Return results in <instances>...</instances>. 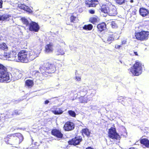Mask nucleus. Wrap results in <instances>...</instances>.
<instances>
[{
  "label": "nucleus",
  "instance_id": "1",
  "mask_svg": "<svg viewBox=\"0 0 149 149\" xmlns=\"http://www.w3.org/2000/svg\"><path fill=\"white\" fill-rule=\"evenodd\" d=\"M41 47L38 46L36 49L31 51L23 50L20 51L17 54L18 60L22 63H27L31 61L38 57L40 52Z\"/></svg>",
  "mask_w": 149,
  "mask_h": 149
},
{
  "label": "nucleus",
  "instance_id": "2",
  "mask_svg": "<svg viewBox=\"0 0 149 149\" xmlns=\"http://www.w3.org/2000/svg\"><path fill=\"white\" fill-rule=\"evenodd\" d=\"M129 72L131 74L136 76L141 74L142 72V66L141 63L136 61L133 66L128 69Z\"/></svg>",
  "mask_w": 149,
  "mask_h": 149
},
{
  "label": "nucleus",
  "instance_id": "41",
  "mask_svg": "<svg viewBox=\"0 0 149 149\" xmlns=\"http://www.w3.org/2000/svg\"><path fill=\"white\" fill-rule=\"evenodd\" d=\"M77 81H80L81 80V78L80 76H76L75 77Z\"/></svg>",
  "mask_w": 149,
  "mask_h": 149
},
{
  "label": "nucleus",
  "instance_id": "6",
  "mask_svg": "<svg viewBox=\"0 0 149 149\" xmlns=\"http://www.w3.org/2000/svg\"><path fill=\"white\" fill-rule=\"evenodd\" d=\"M116 35L114 34H107L106 37L102 39L103 41L106 43H110L114 39H118L119 37H116Z\"/></svg>",
  "mask_w": 149,
  "mask_h": 149
},
{
  "label": "nucleus",
  "instance_id": "21",
  "mask_svg": "<svg viewBox=\"0 0 149 149\" xmlns=\"http://www.w3.org/2000/svg\"><path fill=\"white\" fill-rule=\"evenodd\" d=\"M31 74L32 75V77L34 79L35 78H38L40 77H41L42 75H43L42 74H40L38 71H34L31 72Z\"/></svg>",
  "mask_w": 149,
  "mask_h": 149
},
{
  "label": "nucleus",
  "instance_id": "47",
  "mask_svg": "<svg viewBox=\"0 0 149 149\" xmlns=\"http://www.w3.org/2000/svg\"><path fill=\"white\" fill-rule=\"evenodd\" d=\"M49 102V101L47 100H46L45 102V104H47Z\"/></svg>",
  "mask_w": 149,
  "mask_h": 149
},
{
  "label": "nucleus",
  "instance_id": "7",
  "mask_svg": "<svg viewBox=\"0 0 149 149\" xmlns=\"http://www.w3.org/2000/svg\"><path fill=\"white\" fill-rule=\"evenodd\" d=\"M9 80V74L7 72V70L4 72H0V81L1 82L7 81Z\"/></svg>",
  "mask_w": 149,
  "mask_h": 149
},
{
  "label": "nucleus",
  "instance_id": "42",
  "mask_svg": "<svg viewBox=\"0 0 149 149\" xmlns=\"http://www.w3.org/2000/svg\"><path fill=\"white\" fill-rule=\"evenodd\" d=\"M13 115H19V113L17 110H15L13 112Z\"/></svg>",
  "mask_w": 149,
  "mask_h": 149
},
{
  "label": "nucleus",
  "instance_id": "20",
  "mask_svg": "<svg viewBox=\"0 0 149 149\" xmlns=\"http://www.w3.org/2000/svg\"><path fill=\"white\" fill-rule=\"evenodd\" d=\"M45 52L46 53H49L52 52L53 51V46L51 44L47 45L45 47Z\"/></svg>",
  "mask_w": 149,
  "mask_h": 149
},
{
  "label": "nucleus",
  "instance_id": "15",
  "mask_svg": "<svg viewBox=\"0 0 149 149\" xmlns=\"http://www.w3.org/2000/svg\"><path fill=\"white\" fill-rule=\"evenodd\" d=\"M82 140L81 138L79 137H76L73 139L71 141H69V144L74 145H78Z\"/></svg>",
  "mask_w": 149,
  "mask_h": 149
},
{
  "label": "nucleus",
  "instance_id": "43",
  "mask_svg": "<svg viewBox=\"0 0 149 149\" xmlns=\"http://www.w3.org/2000/svg\"><path fill=\"white\" fill-rule=\"evenodd\" d=\"M127 42V40L125 39L123 40L122 41V45H125L126 43Z\"/></svg>",
  "mask_w": 149,
  "mask_h": 149
},
{
  "label": "nucleus",
  "instance_id": "53",
  "mask_svg": "<svg viewBox=\"0 0 149 149\" xmlns=\"http://www.w3.org/2000/svg\"><path fill=\"white\" fill-rule=\"evenodd\" d=\"M62 43L64 45H65V43L63 41Z\"/></svg>",
  "mask_w": 149,
  "mask_h": 149
},
{
  "label": "nucleus",
  "instance_id": "45",
  "mask_svg": "<svg viewBox=\"0 0 149 149\" xmlns=\"http://www.w3.org/2000/svg\"><path fill=\"white\" fill-rule=\"evenodd\" d=\"M121 47V46L120 45H115V48L117 49H119Z\"/></svg>",
  "mask_w": 149,
  "mask_h": 149
},
{
  "label": "nucleus",
  "instance_id": "37",
  "mask_svg": "<svg viewBox=\"0 0 149 149\" xmlns=\"http://www.w3.org/2000/svg\"><path fill=\"white\" fill-rule=\"evenodd\" d=\"M118 101L122 103V104H123L124 105H125V103H123V102H122V101L123 102L125 100V99H124V98H123V97H118Z\"/></svg>",
  "mask_w": 149,
  "mask_h": 149
},
{
  "label": "nucleus",
  "instance_id": "4",
  "mask_svg": "<svg viewBox=\"0 0 149 149\" xmlns=\"http://www.w3.org/2000/svg\"><path fill=\"white\" fill-rule=\"evenodd\" d=\"M135 37L137 39L140 40H146L148 39L149 36V32L143 31L137 33L135 35Z\"/></svg>",
  "mask_w": 149,
  "mask_h": 149
},
{
  "label": "nucleus",
  "instance_id": "23",
  "mask_svg": "<svg viewBox=\"0 0 149 149\" xmlns=\"http://www.w3.org/2000/svg\"><path fill=\"white\" fill-rule=\"evenodd\" d=\"M97 29L100 31L104 30L106 28V25L104 23H102L98 24L97 26Z\"/></svg>",
  "mask_w": 149,
  "mask_h": 149
},
{
  "label": "nucleus",
  "instance_id": "46",
  "mask_svg": "<svg viewBox=\"0 0 149 149\" xmlns=\"http://www.w3.org/2000/svg\"><path fill=\"white\" fill-rule=\"evenodd\" d=\"M2 3H3L2 1L1 0H0V8H2Z\"/></svg>",
  "mask_w": 149,
  "mask_h": 149
},
{
  "label": "nucleus",
  "instance_id": "50",
  "mask_svg": "<svg viewBox=\"0 0 149 149\" xmlns=\"http://www.w3.org/2000/svg\"><path fill=\"white\" fill-rule=\"evenodd\" d=\"M129 149H137V148H130Z\"/></svg>",
  "mask_w": 149,
  "mask_h": 149
},
{
  "label": "nucleus",
  "instance_id": "22",
  "mask_svg": "<svg viewBox=\"0 0 149 149\" xmlns=\"http://www.w3.org/2000/svg\"><path fill=\"white\" fill-rule=\"evenodd\" d=\"M98 18L96 16H92L90 18L89 21L93 24L97 23L98 21Z\"/></svg>",
  "mask_w": 149,
  "mask_h": 149
},
{
  "label": "nucleus",
  "instance_id": "16",
  "mask_svg": "<svg viewBox=\"0 0 149 149\" xmlns=\"http://www.w3.org/2000/svg\"><path fill=\"white\" fill-rule=\"evenodd\" d=\"M98 3L97 0H88L86 1V4L89 7H95Z\"/></svg>",
  "mask_w": 149,
  "mask_h": 149
},
{
  "label": "nucleus",
  "instance_id": "19",
  "mask_svg": "<svg viewBox=\"0 0 149 149\" xmlns=\"http://www.w3.org/2000/svg\"><path fill=\"white\" fill-rule=\"evenodd\" d=\"M52 133L53 135L57 137L61 138L62 137V134L57 129L53 130L52 131Z\"/></svg>",
  "mask_w": 149,
  "mask_h": 149
},
{
  "label": "nucleus",
  "instance_id": "48",
  "mask_svg": "<svg viewBox=\"0 0 149 149\" xmlns=\"http://www.w3.org/2000/svg\"><path fill=\"white\" fill-rule=\"evenodd\" d=\"M86 149H94L93 148H92L91 147H88L86 148Z\"/></svg>",
  "mask_w": 149,
  "mask_h": 149
},
{
  "label": "nucleus",
  "instance_id": "39",
  "mask_svg": "<svg viewBox=\"0 0 149 149\" xmlns=\"http://www.w3.org/2000/svg\"><path fill=\"white\" fill-rule=\"evenodd\" d=\"M116 2L119 4H122L125 3V0H115Z\"/></svg>",
  "mask_w": 149,
  "mask_h": 149
},
{
  "label": "nucleus",
  "instance_id": "24",
  "mask_svg": "<svg viewBox=\"0 0 149 149\" xmlns=\"http://www.w3.org/2000/svg\"><path fill=\"white\" fill-rule=\"evenodd\" d=\"M141 144H143L146 147H149V141L146 139H142L140 140Z\"/></svg>",
  "mask_w": 149,
  "mask_h": 149
},
{
  "label": "nucleus",
  "instance_id": "35",
  "mask_svg": "<svg viewBox=\"0 0 149 149\" xmlns=\"http://www.w3.org/2000/svg\"><path fill=\"white\" fill-rule=\"evenodd\" d=\"M22 20L23 23L26 26L28 25L29 24V22L25 18H22Z\"/></svg>",
  "mask_w": 149,
  "mask_h": 149
},
{
  "label": "nucleus",
  "instance_id": "11",
  "mask_svg": "<svg viewBox=\"0 0 149 149\" xmlns=\"http://www.w3.org/2000/svg\"><path fill=\"white\" fill-rule=\"evenodd\" d=\"M29 29L31 31L37 32L39 30V27L37 23L32 22L29 24Z\"/></svg>",
  "mask_w": 149,
  "mask_h": 149
},
{
  "label": "nucleus",
  "instance_id": "36",
  "mask_svg": "<svg viewBox=\"0 0 149 149\" xmlns=\"http://www.w3.org/2000/svg\"><path fill=\"white\" fill-rule=\"evenodd\" d=\"M111 27L113 29H116L118 27L116 23L114 22H112L110 24Z\"/></svg>",
  "mask_w": 149,
  "mask_h": 149
},
{
  "label": "nucleus",
  "instance_id": "27",
  "mask_svg": "<svg viewBox=\"0 0 149 149\" xmlns=\"http://www.w3.org/2000/svg\"><path fill=\"white\" fill-rule=\"evenodd\" d=\"M82 133L83 134H84L87 136L90 135V132L89 130L87 128H84L82 130Z\"/></svg>",
  "mask_w": 149,
  "mask_h": 149
},
{
  "label": "nucleus",
  "instance_id": "10",
  "mask_svg": "<svg viewBox=\"0 0 149 149\" xmlns=\"http://www.w3.org/2000/svg\"><path fill=\"white\" fill-rule=\"evenodd\" d=\"M110 9L108 14L111 16H115L117 14V12L116 7L112 5L111 3H109Z\"/></svg>",
  "mask_w": 149,
  "mask_h": 149
},
{
  "label": "nucleus",
  "instance_id": "25",
  "mask_svg": "<svg viewBox=\"0 0 149 149\" xmlns=\"http://www.w3.org/2000/svg\"><path fill=\"white\" fill-rule=\"evenodd\" d=\"M55 53L57 55H63L65 54L64 50L61 48L57 49Z\"/></svg>",
  "mask_w": 149,
  "mask_h": 149
},
{
  "label": "nucleus",
  "instance_id": "31",
  "mask_svg": "<svg viewBox=\"0 0 149 149\" xmlns=\"http://www.w3.org/2000/svg\"><path fill=\"white\" fill-rule=\"evenodd\" d=\"M33 84V81L31 80H28L26 82V85L29 87L32 86Z\"/></svg>",
  "mask_w": 149,
  "mask_h": 149
},
{
  "label": "nucleus",
  "instance_id": "17",
  "mask_svg": "<svg viewBox=\"0 0 149 149\" xmlns=\"http://www.w3.org/2000/svg\"><path fill=\"white\" fill-rule=\"evenodd\" d=\"M18 6L19 8L23 9L29 13H31L32 12V10L29 7L24 4H19Z\"/></svg>",
  "mask_w": 149,
  "mask_h": 149
},
{
  "label": "nucleus",
  "instance_id": "56",
  "mask_svg": "<svg viewBox=\"0 0 149 149\" xmlns=\"http://www.w3.org/2000/svg\"><path fill=\"white\" fill-rule=\"evenodd\" d=\"M8 141H10V140H9H9H8Z\"/></svg>",
  "mask_w": 149,
  "mask_h": 149
},
{
  "label": "nucleus",
  "instance_id": "5",
  "mask_svg": "<svg viewBox=\"0 0 149 149\" xmlns=\"http://www.w3.org/2000/svg\"><path fill=\"white\" fill-rule=\"evenodd\" d=\"M3 55L6 58H9L8 60L17 61V60L16 58L17 56L15 52H14L13 51L10 52H5Z\"/></svg>",
  "mask_w": 149,
  "mask_h": 149
},
{
  "label": "nucleus",
  "instance_id": "8",
  "mask_svg": "<svg viewBox=\"0 0 149 149\" xmlns=\"http://www.w3.org/2000/svg\"><path fill=\"white\" fill-rule=\"evenodd\" d=\"M109 136L110 138L112 139H117L119 138V135L116 132L115 128L113 127L109 129Z\"/></svg>",
  "mask_w": 149,
  "mask_h": 149
},
{
  "label": "nucleus",
  "instance_id": "18",
  "mask_svg": "<svg viewBox=\"0 0 149 149\" xmlns=\"http://www.w3.org/2000/svg\"><path fill=\"white\" fill-rule=\"evenodd\" d=\"M140 15L143 17H145L148 15L149 11L148 10L144 8H141L139 10Z\"/></svg>",
  "mask_w": 149,
  "mask_h": 149
},
{
  "label": "nucleus",
  "instance_id": "54",
  "mask_svg": "<svg viewBox=\"0 0 149 149\" xmlns=\"http://www.w3.org/2000/svg\"><path fill=\"white\" fill-rule=\"evenodd\" d=\"M2 115V116H1V117H3V115Z\"/></svg>",
  "mask_w": 149,
  "mask_h": 149
},
{
  "label": "nucleus",
  "instance_id": "12",
  "mask_svg": "<svg viewBox=\"0 0 149 149\" xmlns=\"http://www.w3.org/2000/svg\"><path fill=\"white\" fill-rule=\"evenodd\" d=\"M16 136L14 137L13 139V143H20L23 140V137L20 133H18L16 134Z\"/></svg>",
  "mask_w": 149,
  "mask_h": 149
},
{
  "label": "nucleus",
  "instance_id": "13",
  "mask_svg": "<svg viewBox=\"0 0 149 149\" xmlns=\"http://www.w3.org/2000/svg\"><path fill=\"white\" fill-rule=\"evenodd\" d=\"M74 127V125L73 123L68 122L64 125V128L66 131H70L73 130Z\"/></svg>",
  "mask_w": 149,
  "mask_h": 149
},
{
  "label": "nucleus",
  "instance_id": "3",
  "mask_svg": "<svg viewBox=\"0 0 149 149\" xmlns=\"http://www.w3.org/2000/svg\"><path fill=\"white\" fill-rule=\"evenodd\" d=\"M41 72L44 76H46L47 73H53L56 70L55 65L53 64L48 63L45 66H42L40 68Z\"/></svg>",
  "mask_w": 149,
  "mask_h": 149
},
{
  "label": "nucleus",
  "instance_id": "51",
  "mask_svg": "<svg viewBox=\"0 0 149 149\" xmlns=\"http://www.w3.org/2000/svg\"><path fill=\"white\" fill-rule=\"evenodd\" d=\"M6 143L7 144H10L11 145H13V144H12V143H10V142H8L7 143V142Z\"/></svg>",
  "mask_w": 149,
  "mask_h": 149
},
{
  "label": "nucleus",
  "instance_id": "30",
  "mask_svg": "<svg viewBox=\"0 0 149 149\" xmlns=\"http://www.w3.org/2000/svg\"><path fill=\"white\" fill-rule=\"evenodd\" d=\"M93 25L91 24L85 25L83 27V29L85 30H91L93 28Z\"/></svg>",
  "mask_w": 149,
  "mask_h": 149
},
{
  "label": "nucleus",
  "instance_id": "55",
  "mask_svg": "<svg viewBox=\"0 0 149 149\" xmlns=\"http://www.w3.org/2000/svg\"><path fill=\"white\" fill-rule=\"evenodd\" d=\"M75 74L76 75V72H75Z\"/></svg>",
  "mask_w": 149,
  "mask_h": 149
},
{
  "label": "nucleus",
  "instance_id": "28",
  "mask_svg": "<svg viewBox=\"0 0 149 149\" xmlns=\"http://www.w3.org/2000/svg\"><path fill=\"white\" fill-rule=\"evenodd\" d=\"M10 16L7 15H0V22H2L3 21L7 19Z\"/></svg>",
  "mask_w": 149,
  "mask_h": 149
},
{
  "label": "nucleus",
  "instance_id": "32",
  "mask_svg": "<svg viewBox=\"0 0 149 149\" xmlns=\"http://www.w3.org/2000/svg\"><path fill=\"white\" fill-rule=\"evenodd\" d=\"M7 70V68L6 67L2 64H0V72H4Z\"/></svg>",
  "mask_w": 149,
  "mask_h": 149
},
{
  "label": "nucleus",
  "instance_id": "34",
  "mask_svg": "<svg viewBox=\"0 0 149 149\" xmlns=\"http://www.w3.org/2000/svg\"><path fill=\"white\" fill-rule=\"evenodd\" d=\"M68 113L70 116L72 117H75L76 116L75 113L72 110H69L68 111Z\"/></svg>",
  "mask_w": 149,
  "mask_h": 149
},
{
  "label": "nucleus",
  "instance_id": "44",
  "mask_svg": "<svg viewBox=\"0 0 149 149\" xmlns=\"http://www.w3.org/2000/svg\"><path fill=\"white\" fill-rule=\"evenodd\" d=\"M89 13L91 14H93L95 13V11L93 10H89Z\"/></svg>",
  "mask_w": 149,
  "mask_h": 149
},
{
  "label": "nucleus",
  "instance_id": "52",
  "mask_svg": "<svg viewBox=\"0 0 149 149\" xmlns=\"http://www.w3.org/2000/svg\"><path fill=\"white\" fill-rule=\"evenodd\" d=\"M130 2L131 3H133L134 2L133 0H131L130 1Z\"/></svg>",
  "mask_w": 149,
  "mask_h": 149
},
{
  "label": "nucleus",
  "instance_id": "40",
  "mask_svg": "<svg viewBox=\"0 0 149 149\" xmlns=\"http://www.w3.org/2000/svg\"><path fill=\"white\" fill-rule=\"evenodd\" d=\"M81 89V92H84V94H86V93H87V90L86 89V87H83Z\"/></svg>",
  "mask_w": 149,
  "mask_h": 149
},
{
  "label": "nucleus",
  "instance_id": "9",
  "mask_svg": "<svg viewBox=\"0 0 149 149\" xmlns=\"http://www.w3.org/2000/svg\"><path fill=\"white\" fill-rule=\"evenodd\" d=\"M109 3H111L109 1H106L102 5L100 9L101 11L102 12L105 13H108L110 9V4H109Z\"/></svg>",
  "mask_w": 149,
  "mask_h": 149
},
{
  "label": "nucleus",
  "instance_id": "49",
  "mask_svg": "<svg viewBox=\"0 0 149 149\" xmlns=\"http://www.w3.org/2000/svg\"><path fill=\"white\" fill-rule=\"evenodd\" d=\"M134 53L136 55V56L138 55L137 52H134Z\"/></svg>",
  "mask_w": 149,
  "mask_h": 149
},
{
  "label": "nucleus",
  "instance_id": "14",
  "mask_svg": "<svg viewBox=\"0 0 149 149\" xmlns=\"http://www.w3.org/2000/svg\"><path fill=\"white\" fill-rule=\"evenodd\" d=\"M79 101L81 103H87L91 99V97L89 96H81L79 98Z\"/></svg>",
  "mask_w": 149,
  "mask_h": 149
},
{
  "label": "nucleus",
  "instance_id": "38",
  "mask_svg": "<svg viewBox=\"0 0 149 149\" xmlns=\"http://www.w3.org/2000/svg\"><path fill=\"white\" fill-rule=\"evenodd\" d=\"M77 19V18L76 17L72 16L70 17V20L71 22L74 23L76 22V20Z\"/></svg>",
  "mask_w": 149,
  "mask_h": 149
},
{
  "label": "nucleus",
  "instance_id": "26",
  "mask_svg": "<svg viewBox=\"0 0 149 149\" xmlns=\"http://www.w3.org/2000/svg\"><path fill=\"white\" fill-rule=\"evenodd\" d=\"M53 113L55 114L59 115L63 113V111L60 109L57 108L55 110L52 111Z\"/></svg>",
  "mask_w": 149,
  "mask_h": 149
},
{
  "label": "nucleus",
  "instance_id": "33",
  "mask_svg": "<svg viewBox=\"0 0 149 149\" xmlns=\"http://www.w3.org/2000/svg\"><path fill=\"white\" fill-rule=\"evenodd\" d=\"M13 116V112L10 111V112H7L6 113V115L4 117L6 118H11Z\"/></svg>",
  "mask_w": 149,
  "mask_h": 149
},
{
  "label": "nucleus",
  "instance_id": "29",
  "mask_svg": "<svg viewBox=\"0 0 149 149\" xmlns=\"http://www.w3.org/2000/svg\"><path fill=\"white\" fill-rule=\"evenodd\" d=\"M0 48L1 49L6 51L8 49V47L5 43H0Z\"/></svg>",
  "mask_w": 149,
  "mask_h": 149
}]
</instances>
